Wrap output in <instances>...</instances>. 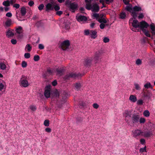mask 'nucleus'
Returning a JSON list of instances; mask_svg holds the SVG:
<instances>
[{
	"mask_svg": "<svg viewBox=\"0 0 155 155\" xmlns=\"http://www.w3.org/2000/svg\"><path fill=\"white\" fill-rule=\"evenodd\" d=\"M126 9L131 13V16L134 19L137 17V12L142 10L140 7L135 6L133 7L132 5L131 4L127 5L126 7Z\"/></svg>",
	"mask_w": 155,
	"mask_h": 155,
	"instance_id": "f257e3e1",
	"label": "nucleus"
},
{
	"mask_svg": "<svg viewBox=\"0 0 155 155\" xmlns=\"http://www.w3.org/2000/svg\"><path fill=\"white\" fill-rule=\"evenodd\" d=\"M129 23H131L132 26L135 28H140V29L143 27L147 26V23L145 21H142L139 22L137 20L134 19L133 20V18H131L129 20Z\"/></svg>",
	"mask_w": 155,
	"mask_h": 155,
	"instance_id": "f03ea898",
	"label": "nucleus"
},
{
	"mask_svg": "<svg viewBox=\"0 0 155 155\" xmlns=\"http://www.w3.org/2000/svg\"><path fill=\"white\" fill-rule=\"evenodd\" d=\"M86 8L87 10H91L92 12H98L99 10V6L96 3H94L92 5L90 3H87Z\"/></svg>",
	"mask_w": 155,
	"mask_h": 155,
	"instance_id": "7ed1b4c3",
	"label": "nucleus"
},
{
	"mask_svg": "<svg viewBox=\"0 0 155 155\" xmlns=\"http://www.w3.org/2000/svg\"><path fill=\"white\" fill-rule=\"evenodd\" d=\"M20 84L21 87H26L29 86V83L26 80V77L25 76H22L20 81Z\"/></svg>",
	"mask_w": 155,
	"mask_h": 155,
	"instance_id": "20e7f679",
	"label": "nucleus"
},
{
	"mask_svg": "<svg viewBox=\"0 0 155 155\" xmlns=\"http://www.w3.org/2000/svg\"><path fill=\"white\" fill-rule=\"evenodd\" d=\"M102 55L101 51H98L95 53L94 61L95 63L98 62L101 59Z\"/></svg>",
	"mask_w": 155,
	"mask_h": 155,
	"instance_id": "39448f33",
	"label": "nucleus"
},
{
	"mask_svg": "<svg viewBox=\"0 0 155 155\" xmlns=\"http://www.w3.org/2000/svg\"><path fill=\"white\" fill-rule=\"evenodd\" d=\"M70 45V42L68 40L63 41L61 44V49L63 50H65L69 48Z\"/></svg>",
	"mask_w": 155,
	"mask_h": 155,
	"instance_id": "423d86ee",
	"label": "nucleus"
},
{
	"mask_svg": "<svg viewBox=\"0 0 155 155\" xmlns=\"http://www.w3.org/2000/svg\"><path fill=\"white\" fill-rule=\"evenodd\" d=\"M140 115L138 114H134L132 115L131 121L133 124H137L139 120Z\"/></svg>",
	"mask_w": 155,
	"mask_h": 155,
	"instance_id": "0eeeda50",
	"label": "nucleus"
},
{
	"mask_svg": "<svg viewBox=\"0 0 155 155\" xmlns=\"http://www.w3.org/2000/svg\"><path fill=\"white\" fill-rule=\"evenodd\" d=\"M132 111L130 110H125L123 114L124 117L125 118V121L128 123L129 122V120L127 118L130 117L132 115Z\"/></svg>",
	"mask_w": 155,
	"mask_h": 155,
	"instance_id": "6e6552de",
	"label": "nucleus"
},
{
	"mask_svg": "<svg viewBox=\"0 0 155 155\" xmlns=\"http://www.w3.org/2000/svg\"><path fill=\"white\" fill-rule=\"evenodd\" d=\"M76 18L77 21L79 22L86 21L87 20V18L86 16L79 14L76 15Z\"/></svg>",
	"mask_w": 155,
	"mask_h": 155,
	"instance_id": "1a4fd4ad",
	"label": "nucleus"
},
{
	"mask_svg": "<svg viewBox=\"0 0 155 155\" xmlns=\"http://www.w3.org/2000/svg\"><path fill=\"white\" fill-rule=\"evenodd\" d=\"M54 5L55 2L53 1L48 3L46 6V11L49 12L50 11L53 10Z\"/></svg>",
	"mask_w": 155,
	"mask_h": 155,
	"instance_id": "9d476101",
	"label": "nucleus"
},
{
	"mask_svg": "<svg viewBox=\"0 0 155 155\" xmlns=\"http://www.w3.org/2000/svg\"><path fill=\"white\" fill-rule=\"evenodd\" d=\"M69 10L74 12L78 7V5L75 2L71 3L69 5Z\"/></svg>",
	"mask_w": 155,
	"mask_h": 155,
	"instance_id": "9b49d317",
	"label": "nucleus"
},
{
	"mask_svg": "<svg viewBox=\"0 0 155 155\" xmlns=\"http://www.w3.org/2000/svg\"><path fill=\"white\" fill-rule=\"evenodd\" d=\"M149 26V25L148 23H147V26H145V27L144 26L141 29V30L144 33L146 36L149 37H150V35L149 33V31L147 30L146 29Z\"/></svg>",
	"mask_w": 155,
	"mask_h": 155,
	"instance_id": "f8f14e48",
	"label": "nucleus"
},
{
	"mask_svg": "<svg viewBox=\"0 0 155 155\" xmlns=\"http://www.w3.org/2000/svg\"><path fill=\"white\" fill-rule=\"evenodd\" d=\"M22 28L21 27L19 26L15 29L16 32L18 34H20L18 36V38H21L23 36V35L21 34V33L22 32Z\"/></svg>",
	"mask_w": 155,
	"mask_h": 155,
	"instance_id": "ddd939ff",
	"label": "nucleus"
},
{
	"mask_svg": "<svg viewBox=\"0 0 155 155\" xmlns=\"http://www.w3.org/2000/svg\"><path fill=\"white\" fill-rule=\"evenodd\" d=\"M132 133L133 137H136L140 135L142 132L140 130L137 129L133 131Z\"/></svg>",
	"mask_w": 155,
	"mask_h": 155,
	"instance_id": "4468645a",
	"label": "nucleus"
},
{
	"mask_svg": "<svg viewBox=\"0 0 155 155\" xmlns=\"http://www.w3.org/2000/svg\"><path fill=\"white\" fill-rule=\"evenodd\" d=\"M70 25V22L67 21H66L63 23L62 27L63 28L68 30L69 28Z\"/></svg>",
	"mask_w": 155,
	"mask_h": 155,
	"instance_id": "2eb2a0df",
	"label": "nucleus"
},
{
	"mask_svg": "<svg viewBox=\"0 0 155 155\" xmlns=\"http://www.w3.org/2000/svg\"><path fill=\"white\" fill-rule=\"evenodd\" d=\"M90 35L91 38H95L97 36L96 31V30H91Z\"/></svg>",
	"mask_w": 155,
	"mask_h": 155,
	"instance_id": "dca6fc26",
	"label": "nucleus"
},
{
	"mask_svg": "<svg viewBox=\"0 0 155 155\" xmlns=\"http://www.w3.org/2000/svg\"><path fill=\"white\" fill-rule=\"evenodd\" d=\"M81 75L80 74H76L75 73H71L67 75L66 76V78H75L77 77H78V76Z\"/></svg>",
	"mask_w": 155,
	"mask_h": 155,
	"instance_id": "f3484780",
	"label": "nucleus"
},
{
	"mask_svg": "<svg viewBox=\"0 0 155 155\" xmlns=\"http://www.w3.org/2000/svg\"><path fill=\"white\" fill-rule=\"evenodd\" d=\"M129 100L132 102L134 103L137 101V98L135 96L131 95L130 96Z\"/></svg>",
	"mask_w": 155,
	"mask_h": 155,
	"instance_id": "a211bd4d",
	"label": "nucleus"
},
{
	"mask_svg": "<svg viewBox=\"0 0 155 155\" xmlns=\"http://www.w3.org/2000/svg\"><path fill=\"white\" fill-rule=\"evenodd\" d=\"M81 87V84L80 83H75L74 84V89L77 90H79Z\"/></svg>",
	"mask_w": 155,
	"mask_h": 155,
	"instance_id": "6ab92c4d",
	"label": "nucleus"
},
{
	"mask_svg": "<svg viewBox=\"0 0 155 155\" xmlns=\"http://www.w3.org/2000/svg\"><path fill=\"white\" fill-rule=\"evenodd\" d=\"M151 33L153 35H155V25L153 23H152L150 25Z\"/></svg>",
	"mask_w": 155,
	"mask_h": 155,
	"instance_id": "aec40b11",
	"label": "nucleus"
},
{
	"mask_svg": "<svg viewBox=\"0 0 155 155\" xmlns=\"http://www.w3.org/2000/svg\"><path fill=\"white\" fill-rule=\"evenodd\" d=\"M6 66L4 62H0V69L2 70H5L6 69Z\"/></svg>",
	"mask_w": 155,
	"mask_h": 155,
	"instance_id": "412c9836",
	"label": "nucleus"
},
{
	"mask_svg": "<svg viewBox=\"0 0 155 155\" xmlns=\"http://www.w3.org/2000/svg\"><path fill=\"white\" fill-rule=\"evenodd\" d=\"M12 23V21L10 19H8L5 23L4 26L5 27H8L10 26Z\"/></svg>",
	"mask_w": 155,
	"mask_h": 155,
	"instance_id": "4be33fe9",
	"label": "nucleus"
},
{
	"mask_svg": "<svg viewBox=\"0 0 155 155\" xmlns=\"http://www.w3.org/2000/svg\"><path fill=\"white\" fill-rule=\"evenodd\" d=\"M14 35V33L11 30H8L6 33V36L8 37H12Z\"/></svg>",
	"mask_w": 155,
	"mask_h": 155,
	"instance_id": "5701e85b",
	"label": "nucleus"
},
{
	"mask_svg": "<svg viewBox=\"0 0 155 155\" xmlns=\"http://www.w3.org/2000/svg\"><path fill=\"white\" fill-rule=\"evenodd\" d=\"M45 95L46 98H48L50 96V91L48 90H46L45 92Z\"/></svg>",
	"mask_w": 155,
	"mask_h": 155,
	"instance_id": "b1692460",
	"label": "nucleus"
},
{
	"mask_svg": "<svg viewBox=\"0 0 155 155\" xmlns=\"http://www.w3.org/2000/svg\"><path fill=\"white\" fill-rule=\"evenodd\" d=\"M152 96V93L150 92H147L146 94L144 92L143 95V97H147L148 98H150V97Z\"/></svg>",
	"mask_w": 155,
	"mask_h": 155,
	"instance_id": "393cba45",
	"label": "nucleus"
},
{
	"mask_svg": "<svg viewBox=\"0 0 155 155\" xmlns=\"http://www.w3.org/2000/svg\"><path fill=\"white\" fill-rule=\"evenodd\" d=\"M92 61V58H89L86 59L85 61L84 65H89L91 63Z\"/></svg>",
	"mask_w": 155,
	"mask_h": 155,
	"instance_id": "a878e982",
	"label": "nucleus"
},
{
	"mask_svg": "<svg viewBox=\"0 0 155 155\" xmlns=\"http://www.w3.org/2000/svg\"><path fill=\"white\" fill-rule=\"evenodd\" d=\"M21 12L22 15L24 16L26 14V12L25 8L24 7L21 8Z\"/></svg>",
	"mask_w": 155,
	"mask_h": 155,
	"instance_id": "bb28decb",
	"label": "nucleus"
},
{
	"mask_svg": "<svg viewBox=\"0 0 155 155\" xmlns=\"http://www.w3.org/2000/svg\"><path fill=\"white\" fill-rule=\"evenodd\" d=\"M32 49V47L29 44H27L25 48V50L28 52H30Z\"/></svg>",
	"mask_w": 155,
	"mask_h": 155,
	"instance_id": "cd10ccee",
	"label": "nucleus"
},
{
	"mask_svg": "<svg viewBox=\"0 0 155 155\" xmlns=\"http://www.w3.org/2000/svg\"><path fill=\"white\" fill-rule=\"evenodd\" d=\"M144 86L145 88L148 89L152 87V86L151 84L149 82H148L146 84H145Z\"/></svg>",
	"mask_w": 155,
	"mask_h": 155,
	"instance_id": "c85d7f7f",
	"label": "nucleus"
},
{
	"mask_svg": "<svg viewBox=\"0 0 155 155\" xmlns=\"http://www.w3.org/2000/svg\"><path fill=\"white\" fill-rule=\"evenodd\" d=\"M2 4L3 5L5 6H8L10 5V1L9 0H7L6 1H4L2 3Z\"/></svg>",
	"mask_w": 155,
	"mask_h": 155,
	"instance_id": "c756f323",
	"label": "nucleus"
},
{
	"mask_svg": "<svg viewBox=\"0 0 155 155\" xmlns=\"http://www.w3.org/2000/svg\"><path fill=\"white\" fill-rule=\"evenodd\" d=\"M120 17L121 19H125L126 17V14L124 12H122L120 14Z\"/></svg>",
	"mask_w": 155,
	"mask_h": 155,
	"instance_id": "7c9ffc66",
	"label": "nucleus"
},
{
	"mask_svg": "<svg viewBox=\"0 0 155 155\" xmlns=\"http://www.w3.org/2000/svg\"><path fill=\"white\" fill-rule=\"evenodd\" d=\"M98 21L100 23H107V21L104 18H101L98 19Z\"/></svg>",
	"mask_w": 155,
	"mask_h": 155,
	"instance_id": "2f4dec72",
	"label": "nucleus"
},
{
	"mask_svg": "<svg viewBox=\"0 0 155 155\" xmlns=\"http://www.w3.org/2000/svg\"><path fill=\"white\" fill-rule=\"evenodd\" d=\"M150 112L148 110L144 111L143 113L144 116L146 117H148L150 116Z\"/></svg>",
	"mask_w": 155,
	"mask_h": 155,
	"instance_id": "473e14b6",
	"label": "nucleus"
},
{
	"mask_svg": "<svg viewBox=\"0 0 155 155\" xmlns=\"http://www.w3.org/2000/svg\"><path fill=\"white\" fill-rule=\"evenodd\" d=\"M29 109L32 111H34L36 110V107L34 105H30L29 107Z\"/></svg>",
	"mask_w": 155,
	"mask_h": 155,
	"instance_id": "72a5a7b5",
	"label": "nucleus"
},
{
	"mask_svg": "<svg viewBox=\"0 0 155 155\" xmlns=\"http://www.w3.org/2000/svg\"><path fill=\"white\" fill-rule=\"evenodd\" d=\"M134 85L136 89L137 90H139L141 89L140 87L139 84L137 83H134Z\"/></svg>",
	"mask_w": 155,
	"mask_h": 155,
	"instance_id": "f704fd0d",
	"label": "nucleus"
},
{
	"mask_svg": "<svg viewBox=\"0 0 155 155\" xmlns=\"http://www.w3.org/2000/svg\"><path fill=\"white\" fill-rule=\"evenodd\" d=\"M136 64L138 65H141L142 64L141 60L139 59H137L136 61Z\"/></svg>",
	"mask_w": 155,
	"mask_h": 155,
	"instance_id": "c9c22d12",
	"label": "nucleus"
},
{
	"mask_svg": "<svg viewBox=\"0 0 155 155\" xmlns=\"http://www.w3.org/2000/svg\"><path fill=\"white\" fill-rule=\"evenodd\" d=\"M152 135V134L150 132H147L144 134V136L145 137H149Z\"/></svg>",
	"mask_w": 155,
	"mask_h": 155,
	"instance_id": "e433bc0d",
	"label": "nucleus"
},
{
	"mask_svg": "<svg viewBox=\"0 0 155 155\" xmlns=\"http://www.w3.org/2000/svg\"><path fill=\"white\" fill-rule=\"evenodd\" d=\"M27 64L26 61H22L21 63V66L22 68H26L27 67Z\"/></svg>",
	"mask_w": 155,
	"mask_h": 155,
	"instance_id": "4c0bfd02",
	"label": "nucleus"
},
{
	"mask_svg": "<svg viewBox=\"0 0 155 155\" xmlns=\"http://www.w3.org/2000/svg\"><path fill=\"white\" fill-rule=\"evenodd\" d=\"M90 31L89 30H86L84 31V35H90Z\"/></svg>",
	"mask_w": 155,
	"mask_h": 155,
	"instance_id": "58836bf2",
	"label": "nucleus"
},
{
	"mask_svg": "<svg viewBox=\"0 0 155 155\" xmlns=\"http://www.w3.org/2000/svg\"><path fill=\"white\" fill-rule=\"evenodd\" d=\"M143 103V101L142 99L138 100L137 101V104L138 105H142Z\"/></svg>",
	"mask_w": 155,
	"mask_h": 155,
	"instance_id": "ea45409f",
	"label": "nucleus"
},
{
	"mask_svg": "<svg viewBox=\"0 0 155 155\" xmlns=\"http://www.w3.org/2000/svg\"><path fill=\"white\" fill-rule=\"evenodd\" d=\"M49 124V121L48 120H45L44 122V124L46 126H48Z\"/></svg>",
	"mask_w": 155,
	"mask_h": 155,
	"instance_id": "a19ab883",
	"label": "nucleus"
},
{
	"mask_svg": "<svg viewBox=\"0 0 155 155\" xmlns=\"http://www.w3.org/2000/svg\"><path fill=\"white\" fill-rule=\"evenodd\" d=\"M24 57L26 58H29L30 57V54L28 53H26L25 54Z\"/></svg>",
	"mask_w": 155,
	"mask_h": 155,
	"instance_id": "79ce46f5",
	"label": "nucleus"
},
{
	"mask_svg": "<svg viewBox=\"0 0 155 155\" xmlns=\"http://www.w3.org/2000/svg\"><path fill=\"white\" fill-rule=\"evenodd\" d=\"M54 8L56 11H58L60 9V8L59 5H56L55 3V5L54 6Z\"/></svg>",
	"mask_w": 155,
	"mask_h": 155,
	"instance_id": "37998d69",
	"label": "nucleus"
},
{
	"mask_svg": "<svg viewBox=\"0 0 155 155\" xmlns=\"http://www.w3.org/2000/svg\"><path fill=\"white\" fill-rule=\"evenodd\" d=\"M139 121L140 123H144L145 122V119L143 118H140L139 119Z\"/></svg>",
	"mask_w": 155,
	"mask_h": 155,
	"instance_id": "c03bdc74",
	"label": "nucleus"
},
{
	"mask_svg": "<svg viewBox=\"0 0 155 155\" xmlns=\"http://www.w3.org/2000/svg\"><path fill=\"white\" fill-rule=\"evenodd\" d=\"M146 151V146H145L144 148H141L140 149V152L141 153H143Z\"/></svg>",
	"mask_w": 155,
	"mask_h": 155,
	"instance_id": "a18cd8bd",
	"label": "nucleus"
},
{
	"mask_svg": "<svg viewBox=\"0 0 155 155\" xmlns=\"http://www.w3.org/2000/svg\"><path fill=\"white\" fill-rule=\"evenodd\" d=\"M54 96L58 97L59 96V94L58 91H55L53 92Z\"/></svg>",
	"mask_w": 155,
	"mask_h": 155,
	"instance_id": "49530a36",
	"label": "nucleus"
},
{
	"mask_svg": "<svg viewBox=\"0 0 155 155\" xmlns=\"http://www.w3.org/2000/svg\"><path fill=\"white\" fill-rule=\"evenodd\" d=\"M34 61H36L39 60V56L36 55L34 57Z\"/></svg>",
	"mask_w": 155,
	"mask_h": 155,
	"instance_id": "de8ad7c7",
	"label": "nucleus"
},
{
	"mask_svg": "<svg viewBox=\"0 0 155 155\" xmlns=\"http://www.w3.org/2000/svg\"><path fill=\"white\" fill-rule=\"evenodd\" d=\"M63 71V70L61 69L60 70H57V74H58L59 75H61L62 74V73Z\"/></svg>",
	"mask_w": 155,
	"mask_h": 155,
	"instance_id": "09e8293b",
	"label": "nucleus"
},
{
	"mask_svg": "<svg viewBox=\"0 0 155 155\" xmlns=\"http://www.w3.org/2000/svg\"><path fill=\"white\" fill-rule=\"evenodd\" d=\"M4 87V85L2 83L0 82V91H2Z\"/></svg>",
	"mask_w": 155,
	"mask_h": 155,
	"instance_id": "8fccbe9b",
	"label": "nucleus"
},
{
	"mask_svg": "<svg viewBox=\"0 0 155 155\" xmlns=\"http://www.w3.org/2000/svg\"><path fill=\"white\" fill-rule=\"evenodd\" d=\"M109 39L107 37H104L103 38V41L104 43H107L109 41Z\"/></svg>",
	"mask_w": 155,
	"mask_h": 155,
	"instance_id": "3c124183",
	"label": "nucleus"
},
{
	"mask_svg": "<svg viewBox=\"0 0 155 155\" xmlns=\"http://www.w3.org/2000/svg\"><path fill=\"white\" fill-rule=\"evenodd\" d=\"M53 72V70H51V69H48V71L47 72V73L48 74H52Z\"/></svg>",
	"mask_w": 155,
	"mask_h": 155,
	"instance_id": "603ef678",
	"label": "nucleus"
},
{
	"mask_svg": "<svg viewBox=\"0 0 155 155\" xmlns=\"http://www.w3.org/2000/svg\"><path fill=\"white\" fill-rule=\"evenodd\" d=\"M93 106L94 108L95 109H97L99 107V105L97 103L94 104H93Z\"/></svg>",
	"mask_w": 155,
	"mask_h": 155,
	"instance_id": "864d4df0",
	"label": "nucleus"
},
{
	"mask_svg": "<svg viewBox=\"0 0 155 155\" xmlns=\"http://www.w3.org/2000/svg\"><path fill=\"white\" fill-rule=\"evenodd\" d=\"M11 42L12 44L15 45L16 44L17 41L15 39H12L11 40Z\"/></svg>",
	"mask_w": 155,
	"mask_h": 155,
	"instance_id": "5fc2aeb1",
	"label": "nucleus"
},
{
	"mask_svg": "<svg viewBox=\"0 0 155 155\" xmlns=\"http://www.w3.org/2000/svg\"><path fill=\"white\" fill-rule=\"evenodd\" d=\"M45 130L47 132L50 133L51 131V129L50 128L47 127L45 128Z\"/></svg>",
	"mask_w": 155,
	"mask_h": 155,
	"instance_id": "6e6d98bb",
	"label": "nucleus"
},
{
	"mask_svg": "<svg viewBox=\"0 0 155 155\" xmlns=\"http://www.w3.org/2000/svg\"><path fill=\"white\" fill-rule=\"evenodd\" d=\"M6 16L10 18L12 16V14L11 12H8L6 14Z\"/></svg>",
	"mask_w": 155,
	"mask_h": 155,
	"instance_id": "4d7b16f0",
	"label": "nucleus"
},
{
	"mask_svg": "<svg viewBox=\"0 0 155 155\" xmlns=\"http://www.w3.org/2000/svg\"><path fill=\"white\" fill-rule=\"evenodd\" d=\"M93 16L96 18H97L99 17V15L97 13H94L93 15Z\"/></svg>",
	"mask_w": 155,
	"mask_h": 155,
	"instance_id": "13d9d810",
	"label": "nucleus"
},
{
	"mask_svg": "<svg viewBox=\"0 0 155 155\" xmlns=\"http://www.w3.org/2000/svg\"><path fill=\"white\" fill-rule=\"evenodd\" d=\"M20 7V5L19 4H15L13 5V7L16 8H18Z\"/></svg>",
	"mask_w": 155,
	"mask_h": 155,
	"instance_id": "bf43d9fd",
	"label": "nucleus"
},
{
	"mask_svg": "<svg viewBox=\"0 0 155 155\" xmlns=\"http://www.w3.org/2000/svg\"><path fill=\"white\" fill-rule=\"evenodd\" d=\"M105 26V25L103 23H101L100 25V28L101 29H103L104 28Z\"/></svg>",
	"mask_w": 155,
	"mask_h": 155,
	"instance_id": "052dcab7",
	"label": "nucleus"
},
{
	"mask_svg": "<svg viewBox=\"0 0 155 155\" xmlns=\"http://www.w3.org/2000/svg\"><path fill=\"white\" fill-rule=\"evenodd\" d=\"M106 3L107 4H109L110 3L112 2L114 0H104Z\"/></svg>",
	"mask_w": 155,
	"mask_h": 155,
	"instance_id": "680f3d73",
	"label": "nucleus"
},
{
	"mask_svg": "<svg viewBox=\"0 0 155 155\" xmlns=\"http://www.w3.org/2000/svg\"><path fill=\"white\" fill-rule=\"evenodd\" d=\"M145 140L144 139H141L140 140V142L142 144H144L145 143Z\"/></svg>",
	"mask_w": 155,
	"mask_h": 155,
	"instance_id": "e2e57ef3",
	"label": "nucleus"
},
{
	"mask_svg": "<svg viewBox=\"0 0 155 155\" xmlns=\"http://www.w3.org/2000/svg\"><path fill=\"white\" fill-rule=\"evenodd\" d=\"M34 4V2L33 1H31L28 2V4L30 6H32Z\"/></svg>",
	"mask_w": 155,
	"mask_h": 155,
	"instance_id": "0e129e2a",
	"label": "nucleus"
},
{
	"mask_svg": "<svg viewBox=\"0 0 155 155\" xmlns=\"http://www.w3.org/2000/svg\"><path fill=\"white\" fill-rule=\"evenodd\" d=\"M57 81L55 80H54L52 82V85L54 86H55L57 84Z\"/></svg>",
	"mask_w": 155,
	"mask_h": 155,
	"instance_id": "69168bd1",
	"label": "nucleus"
},
{
	"mask_svg": "<svg viewBox=\"0 0 155 155\" xmlns=\"http://www.w3.org/2000/svg\"><path fill=\"white\" fill-rule=\"evenodd\" d=\"M144 17V15L142 13H141L138 16V18L139 19L142 18Z\"/></svg>",
	"mask_w": 155,
	"mask_h": 155,
	"instance_id": "338daca9",
	"label": "nucleus"
},
{
	"mask_svg": "<svg viewBox=\"0 0 155 155\" xmlns=\"http://www.w3.org/2000/svg\"><path fill=\"white\" fill-rule=\"evenodd\" d=\"M44 48V45L42 44H39V49H43Z\"/></svg>",
	"mask_w": 155,
	"mask_h": 155,
	"instance_id": "774afa93",
	"label": "nucleus"
}]
</instances>
